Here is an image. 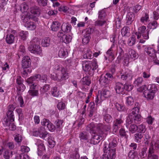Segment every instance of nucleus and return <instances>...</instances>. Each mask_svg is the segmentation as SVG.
<instances>
[{
	"instance_id": "obj_1",
	"label": "nucleus",
	"mask_w": 159,
	"mask_h": 159,
	"mask_svg": "<svg viewBox=\"0 0 159 159\" xmlns=\"http://www.w3.org/2000/svg\"><path fill=\"white\" fill-rule=\"evenodd\" d=\"M40 77V75H35L31 76L26 80V82L30 86V90L28 91L29 94L32 96H37L38 93V86L37 84L38 79Z\"/></svg>"
},
{
	"instance_id": "obj_2",
	"label": "nucleus",
	"mask_w": 159,
	"mask_h": 159,
	"mask_svg": "<svg viewBox=\"0 0 159 159\" xmlns=\"http://www.w3.org/2000/svg\"><path fill=\"white\" fill-rule=\"evenodd\" d=\"M97 59L94 58L91 61H84L82 63L83 70L86 72L90 76L93 75L94 70L98 68Z\"/></svg>"
},
{
	"instance_id": "obj_3",
	"label": "nucleus",
	"mask_w": 159,
	"mask_h": 159,
	"mask_svg": "<svg viewBox=\"0 0 159 159\" xmlns=\"http://www.w3.org/2000/svg\"><path fill=\"white\" fill-rule=\"evenodd\" d=\"M21 20L24 23L25 26L28 30H33L36 27V22L38 21V18L35 17L33 19L31 18L29 14L23 15L21 16Z\"/></svg>"
},
{
	"instance_id": "obj_4",
	"label": "nucleus",
	"mask_w": 159,
	"mask_h": 159,
	"mask_svg": "<svg viewBox=\"0 0 159 159\" xmlns=\"http://www.w3.org/2000/svg\"><path fill=\"white\" fill-rule=\"evenodd\" d=\"M117 138H114L112 141L109 144L108 148L106 149L107 147H104L103 149L104 152H108L107 157L111 159H114L116 157V148H115L117 145Z\"/></svg>"
},
{
	"instance_id": "obj_5",
	"label": "nucleus",
	"mask_w": 159,
	"mask_h": 159,
	"mask_svg": "<svg viewBox=\"0 0 159 159\" xmlns=\"http://www.w3.org/2000/svg\"><path fill=\"white\" fill-rule=\"evenodd\" d=\"M39 39L36 38H34L30 42V45L28 48L29 50L34 54L41 55L42 50L39 45Z\"/></svg>"
},
{
	"instance_id": "obj_6",
	"label": "nucleus",
	"mask_w": 159,
	"mask_h": 159,
	"mask_svg": "<svg viewBox=\"0 0 159 159\" xmlns=\"http://www.w3.org/2000/svg\"><path fill=\"white\" fill-rule=\"evenodd\" d=\"M146 27L144 25L142 26L139 28L138 32L135 33V34L138 39H140L142 35L144 39H149L150 30L148 29L146 30Z\"/></svg>"
},
{
	"instance_id": "obj_7",
	"label": "nucleus",
	"mask_w": 159,
	"mask_h": 159,
	"mask_svg": "<svg viewBox=\"0 0 159 159\" xmlns=\"http://www.w3.org/2000/svg\"><path fill=\"white\" fill-rule=\"evenodd\" d=\"M92 137L90 141V143L93 145L98 143L100 141L103 139L105 137V134L102 131L100 132L96 131L95 133H93Z\"/></svg>"
},
{
	"instance_id": "obj_8",
	"label": "nucleus",
	"mask_w": 159,
	"mask_h": 159,
	"mask_svg": "<svg viewBox=\"0 0 159 159\" xmlns=\"http://www.w3.org/2000/svg\"><path fill=\"white\" fill-rule=\"evenodd\" d=\"M93 31V29L92 28L89 27L85 29L83 31L84 32L82 41L84 44L88 43L91 39L90 34Z\"/></svg>"
},
{
	"instance_id": "obj_9",
	"label": "nucleus",
	"mask_w": 159,
	"mask_h": 159,
	"mask_svg": "<svg viewBox=\"0 0 159 159\" xmlns=\"http://www.w3.org/2000/svg\"><path fill=\"white\" fill-rule=\"evenodd\" d=\"M145 51L147 54L152 58L154 62L156 64L159 65V61L157 60L156 50L151 47H148L145 49Z\"/></svg>"
},
{
	"instance_id": "obj_10",
	"label": "nucleus",
	"mask_w": 159,
	"mask_h": 159,
	"mask_svg": "<svg viewBox=\"0 0 159 159\" xmlns=\"http://www.w3.org/2000/svg\"><path fill=\"white\" fill-rule=\"evenodd\" d=\"M121 79L124 81H126L127 82L131 80L133 77V74L132 71L128 69H125L123 72H121Z\"/></svg>"
},
{
	"instance_id": "obj_11",
	"label": "nucleus",
	"mask_w": 159,
	"mask_h": 159,
	"mask_svg": "<svg viewBox=\"0 0 159 159\" xmlns=\"http://www.w3.org/2000/svg\"><path fill=\"white\" fill-rule=\"evenodd\" d=\"M55 69L56 73L60 74L62 75L63 77L68 78V74L66 72V69L65 68L62 67L61 66L56 65Z\"/></svg>"
},
{
	"instance_id": "obj_12",
	"label": "nucleus",
	"mask_w": 159,
	"mask_h": 159,
	"mask_svg": "<svg viewBox=\"0 0 159 159\" xmlns=\"http://www.w3.org/2000/svg\"><path fill=\"white\" fill-rule=\"evenodd\" d=\"M16 33V31L12 30L11 33L8 34L6 36V41L8 44H11L14 43L15 41L14 35Z\"/></svg>"
},
{
	"instance_id": "obj_13",
	"label": "nucleus",
	"mask_w": 159,
	"mask_h": 159,
	"mask_svg": "<svg viewBox=\"0 0 159 159\" xmlns=\"http://www.w3.org/2000/svg\"><path fill=\"white\" fill-rule=\"evenodd\" d=\"M36 144L38 146V155L40 156L42 155V152L45 150L43 142V141L39 139H38Z\"/></svg>"
},
{
	"instance_id": "obj_14",
	"label": "nucleus",
	"mask_w": 159,
	"mask_h": 159,
	"mask_svg": "<svg viewBox=\"0 0 159 159\" xmlns=\"http://www.w3.org/2000/svg\"><path fill=\"white\" fill-rule=\"evenodd\" d=\"M31 64V61L30 57L28 56H25L22 61V67L24 68L29 67Z\"/></svg>"
},
{
	"instance_id": "obj_15",
	"label": "nucleus",
	"mask_w": 159,
	"mask_h": 159,
	"mask_svg": "<svg viewBox=\"0 0 159 159\" xmlns=\"http://www.w3.org/2000/svg\"><path fill=\"white\" fill-rule=\"evenodd\" d=\"M115 89L117 93L123 94L125 93L124 85L120 83L117 82L116 83Z\"/></svg>"
},
{
	"instance_id": "obj_16",
	"label": "nucleus",
	"mask_w": 159,
	"mask_h": 159,
	"mask_svg": "<svg viewBox=\"0 0 159 159\" xmlns=\"http://www.w3.org/2000/svg\"><path fill=\"white\" fill-rule=\"evenodd\" d=\"M111 95V93L108 90L106 89H103L101 92L100 99L102 101L105 98L110 97Z\"/></svg>"
},
{
	"instance_id": "obj_17",
	"label": "nucleus",
	"mask_w": 159,
	"mask_h": 159,
	"mask_svg": "<svg viewBox=\"0 0 159 159\" xmlns=\"http://www.w3.org/2000/svg\"><path fill=\"white\" fill-rule=\"evenodd\" d=\"M134 18L135 15L133 12H129L128 13L126 16L127 25H130L134 20Z\"/></svg>"
},
{
	"instance_id": "obj_18",
	"label": "nucleus",
	"mask_w": 159,
	"mask_h": 159,
	"mask_svg": "<svg viewBox=\"0 0 159 159\" xmlns=\"http://www.w3.org/2000/svg\"><path fill=\"white\" fill-rule=\"evenodd\" d=\"M51 78L54 80L59 81H61L68 79L67 78L63 77L62 75L56 72L53 73V74H51Z\"/></svg>"
},
{
	"instance_id": "obj_19",
	"label": "nucleus",
	"mask_w": 159,
	"mask_h": 159,
	"mask_svg": "<svg viewBox=\"0 0 159 159\" xmlns=\"http://www.w3.org/2000/svg\"><path fill=\"white\" fill-rule=\"evenodd\" d=\"M154 151L152 148H149L148 153V159H158V155L154 153Z\"/></svg>"
},
{
	"instance_id": "obj_20",
	"label": "nucleus",
	"mask_w": 159,
	"mask_h": 159,
	"mask_svg": "<svg viewBox=\"0 0 159 159\" xmlns=\"http://www.w3.org/2000/svg\"><path fill=\"white\" fill-rule=\"evenodd\" d=\"M99 81L101 85L106 87L108 86L110 84L108 80L104 76L102 75L101 76Z\"/></svg>"
},
{
	"instance_id": "obj_21",
	"label": "nucleus",
	"mask_w": 159,
	"mask_h": 159,
	"mask_svg": "<svg viewBox=\"0 0 159 159\" xmlns=\"http://www.w3.org/2000/svg\"><path fill=\"white\" fill-rule=\"evenodd\" d=\"M115 47L114 43H113L111 46L110 48L106 52V56L109 58V60L110 59V60L112 61L114 59V54L113 52L112 48Z\"/></svg>"
},
{
	"instance_id": "obj_22",
	"label": "nucleus",
	"mask_w": 159,
	"mask_h": 159,
	"mask_svg": "<svg viewBox=\"0 0 159 159\" xmlns=\"http://www.w3.org/2000/svg\"><path fill=\"white\" fill-rule=\"evenodd\" d=\"M61 30L62 32L68 33L70 31L71 26L69 24L63 23L61 26Z\"/></svg>"
},
{
	"instance_id": "obj_23",
	"label": "nucleus",
	"mask_w": 159,
	"mask_h": 159,
	"mask_svg": "<svg viewBox=\"0 0 159 159\" xmlns=\"http://www.w3.org/2000/svg\"><path fill=\"white\" fill-rule=\"evenodd\" d=\"M86 129L90 133H95L96 132V126L93 123H91L86 126Z\"/></svg>"
},
{
	"instance_id": "obj_24",
	"label": "nucleus",
	"mask_w": 159,
	"mask_h": 159,
	"mask_svg": "<svg viewBox=\"0 0 159 159\" xmlns=\"http://www.w3.org/2000/svg\"><path fill=\"white\" fill-rule=\"evenodd\" d=\"M40 10L39 8L36 6L32 7L30 8L31 13L36 16H39L40 14Z\"/></svg>"
},
{
	"instance_id": "obj_25",
	"label": "nucleus",
	"mask_w": 159,
	"mask_h": 159,
	"mask_svg": "<svg viewBox=\"0 0 159 159\" xmlns=\"http://www.w3.org/2000/svg\"><path fill=\"white\" fill-rule=\"evenodd\" d=\"M130 28L128 27H124L121 31L122 36L125 37L129 36L130 35Z\"/></svg>"
},
{
	"instance_id": "obj_26",
	"label": "nucleus",
	"mask_w": 159,
	"mask_h": 159,
	"mask_svg": "<svg viewBox=\"0 0 159 159\" xmlns=\"http://www.w3.org/2000/svg\"><path fill=\"white\" fill-rule=\"evenodd\" d=\"M63 121L62 120L57 119L55 122L54 124L57 129V130H60L62 129L63 125Z\"/></svg>"
},
{
	"instance_id": "obj_27",
	"label": "nucleus",
	"mask_w": 159,
	"mask_h": 159,
	"mask_svg": "<svg viewBox=\"0 0 159 159\" xmlns=\"http://www.w3.org/2000/svg\"><path fill=\"white\" fill-rule=\"evenodd\" d=\"M139 104L138 102H136L135 103V107L133 108L132 110V112L129 114H131L132 116L139 114Z\"/></svg>"
},
{
	"instance_id": "obj_28",
	"label": "nucleus",
	"mask_w": 159,
	"mask_h": 159,
	"mask_svg": "<svg viewBox=\"0 0 159 159\" xmlns=\"http://www.w3.org/2000/svg\"><path fill=\"white\" fill-rule=\"evenodd\" d=\"M66 50L64 48H60L58 53V56L60 57L65 58L67 56V52Z\"/></svg>"
},
{
	"instance_id": "obj_29",
	"label": "nucleus",
	"mask_w": 159,
	"mask_h": 159,
	"mask_svg": "<svg viewBox=\"0 0 159 159\" xmlns=\"http://www.w3.org/2000/svg\"><path fill=\"white\" fill-rule=\"evenodd\" d=\"M82 84L83 85L89 86L91 83V79L88 76H86L81 80Z\"/></svg>"
},
{
	"instance_id": "obj_30",
	"label": "nucleus",
	"mask_w": 159,
	"mask_h": 159,
	"mask_svg": "<svg viewBox=\"0 0 159 159\" xmlns=\"http://www.w3.org/2000/svg\"><path fill=\"white\" fill-rule=\"evenodd\" d=\"M152 148V149L154 150H157L159 148V140L158 139H155L152 141L151 143V145L149 148Z\"/></svg>"
},
{
	"instance_id": "obj_31",
	"label": "nucleus",
	"mask_w": 159,
	"mask_h": 159,
	"mask_svg": "<svg viewBox=\"0 0 159 159\" xmlns=\"http://www.w3.org/2000/svg\"><path fill=\"white\" fill-rule=\"evenodd\" d=\"M60 25L61 24L58 22H53L51 26V30L53 31H56L59 29Z\"/></svg>"
},
{
	"instance_id": "obj_32",
	"label": "nucleus",
	"mask_w": 159,
	"mask_h": 159,
	"mask_svg": "<svg viewBox=\"0 0 159 159\" xmlns=\"http://www.w3.org/2000/svg\"><path fill=\"white\" fill-rule=\"evenodd\" d=\"M149 20L148 14L146 13L143 15L140 19V22L145 25L146 24Z\"/></svg>"
},
{
	"instance_id": "obj_33",
	"label": "nucleus",
	"mask_w": 159,
	"mask_h": 159,
	"mask_svg": "<svg viewBox=\"0 0 159 159\" xmlns=\"http://www.w3.org/2000/svg\"><path fill=\"white\" fill-rule=\"evenodd\" d=\"M51 93L52 96L55 97H58L60 95L59 90L56 87H53L52 89Z\"/></svg>"
},
{
	"instance_id": "obj_34",
	"label": "nucleus",
	"mask_w": 159,
	"mask_h": 159,
	"mask_svg": "<svg viewBox=\"0 0 159 159\" xmlns=\"http://www.w3.org/2000/svg\"><path fill=\"white\" fill-rule=\"evenodd\" d=\"M147 91H150L155 93L157 90V86L154 84H149L147 87Z\"/></svg>"
},
{
	"instance_id": "obj_35",
	"label": "nucleus",
	"mask_w": 159,
	"mask_h": 159,
	"mask_svg": "<svg viewBox=\"0 0 159 159\" xmlns=\"http://www.w3.org/2000/svg\"><path fill=\"white\" fill-rule=\"evenodd\" d=\"M155 93L150 91L144 92L143 93L145 97L148 99H152L154 98Z\"/></svg>"
},
{
	"instance_id": "obj_36",
	"label": "nucleus",
	"mask_w": 159,
	"mask_h": 159,
	"mask_svg": "<svg viewBox=\"0 0 159 159\" xmlns=\"http://www.w3.org/2000/svg\"><path fill=\"white\" fill-rule=\"evenodd\" d=\"M72 39L71 35L69 34L65 35L63 37L61 41L67 44L71 42Z\"/></svg>"
},
{
	"instance_id": "obj_37",
	"label": "nucleus",
	"mask_w": 159,
	"mask_h": 159,
	"mask_svg": "<svg viewBox=\"0 0 159 159\" xmlns=\"http://www.w3.org/2000/svg\"><path fill=\"white\" fill-rule=\"evenodd\" d=\"M147 148L145 147H143L141 149V152L139 153V156L141 158H144L147 156Z\"/></svg>"
},
{
	"instance_id": "obj_38",
	"label": "nucleus",
	"mask_w": 159,
	"mask_h": 159,
	"mask_svg": "<svg viewBox=\"0 0 159 159\" xmlns=\"http://www.w3.org/2000/svg\"><path fill=\"white\" fill-rule=\"evenodd\" d=\"M103 120L106 121V123H111L112 119V117L110 115L105 113L103 115Z\"/></svg>"
},
{
	"instance_id": "obj_39",
	"label": "nucleus",
	"mask_w": 159,
	"mask_h": 159,
	"mask_svg": "<svg viewBox=\"0 0 159 159\" xmlns=\"http://www.w3.org/2000/svg\"><path fill=\"white\" fill-rule=\"evenodd\" d=\"M134 99L131 96L126 98V104L128 106H131L134 103Z\"/></svg>"
},
{
	"instance_id": "obj_40",
	"label": "nucleus",
	"mask_w": 159,
	"mask_h": 159,
	"mask_svg": "<svg viewBox=\"0 0 159 159\" xmlns=\"http://www.w3.org/2000/svg\"><path fill=\"white\" fill-rule=\"evenodd\" d=\"M135 36L134 35H132L130 38H129L127 41V43L129 46H131L135 44Z\"/></svg>"
},
{
	"instance_id": "obj_41",
	"label": "nucleus",
	"mask_w": 159,
	"mask_h": 159,
	"mask_svg": "<svg viewBox=\"0 0 159 159\" xmlns=\"http://www.w3.org/2000/svg\"><path fill=\"white\" fill-rule=\"evenodd\" d=\"M129 54L130 57L134 60L137 58L139 57L138 54L135 51L132 49H130L129 50Z\"/></svg>"
},
{
	"instance_id": "obj_42",
	"label": "nucleus",
	"mask_w": 159,
	"mask_h": 159,
	"mask_svg": "<svg viewBox=\"0 0 159 159\" xmlns=\"http://www.w3.org/2000/svg\"><path fill=\"white\" fill-rule=\"evenodd\" d=\"M48 143L49 147L51 148L54 147L56 144V142L54 138L51 136L48 137Z\"/></svg>"
},
{
	"instance_id": "obj_43",
	"label": "nucleus",
	"mask_w": 159,
	"mask_h": 159,
	"mask_svg": "<svg viewBox=\"0 0 159 159\" xmlns=\"http://www.w3.org/2000/svg\"><path fill=\"white\" fill-rule=\"evenodd\" d=\"M7 118L9 119L11 122H12L14 121L15 117L13 112L12 111H8L7 113Z\"/></svg>"
},
{
	"instance_id": "obj_44",
	"label": "nucleus",
	"mask_w": 159,
	"mask_h": 159,
	"mask_svg": "<svg viewBox=\"0 0 159 159\" xmlns=\"http://www.w3.org/2000/svg\"><path fill=\"white\" fill-rule=\"evenodd\" d=\"M41 44L42 46L44 47H47L50 44V39L48 38H45L43 39L41 42Z\"/></svg>"
},
{
	"instance_id": "obj_45",
	"label": "nucleus",
	"mask_w": 159,
	"mask_h": 159,
	"mask_svg": "<svg viewBox=\"0 0 159 159\" xmlns=\"http://www.w3.org/2000/svg\"><path fill=\"white\" fill-rule=\"evenodd\" d=\"M143 137V134L140 133L135 134L134 135V140L137 143H139L141 142V139Z\"/></svg>"
},
{
	"instance_id": "obj_46",
	"label": "nucleus",
	"mask_w": 159,
	"mask_h": 159,
	"mask_svg": "<svg viewBox=\"0 0 159 159\" xmlns=\"http://www.w3.org/2000/svg\"><path fill=\"white\" fill-rule=\"evenodd\" d=\"M137 132L140 133H144L146 131V126L144 124H141L137 126Z\"/></svg>"
},
{
	"instance_id": "obj_47",
	"label": "nucleus",
	"mask_w": 159,
	"mask_h": 159,
	"mask_svg": "<svg viewBox=\"0 0 159 159\" xmlns=\"http://www.w3.org/2000/svg\"><path fill=\"white\" fill-rule=\"evenodd\" d=\"M88 134L86 132L80 133L79 135V138L81 141L87 140L88 138Z\"/></svg>"
},
{
	"instance_id": "obj_48",
	"label": "nucleus",
	"mask_w": 159,
	"mask_h": 159,
	"mask_svg": "<svg viewBox=\"0 0 159 159\" xmlns=\"http://www.w3.org/2000/svg\"><path fill=\"white\" fill-rule=\"evenodd\" d=\"M28 35V33L27 31H24L22 30L20 32V36L21 37V39L23 40H26Z\"/></svg>"
},
{
	"instance_id": "obj_49",
	"label": "nucleus",
	"mask_w": 159,
	"mask_h": 159,
	"mask_svg": "<svg viewBox=\"0 0 159 159\" xmlns=\"http://www.w3.org/2000/svg\"><path fill=\"white\" fill-rule=\"evenodd\" d=\"M92 52L90 49L87 50L86 52L83 55V57L84 59H90L92 57Z\"/></svg>"
},
{
	"instance_id": "obj_50",
	"label": "nucleus",
	"mask_w": 159,
	"mask_h": 159,
	"mask_svg": "<svg viewBox=\"0 0 159 159\" xmlns=\"http://www.w3.org/2000/svg\"><path fill=\"white\" fill-rule=\"evenodd\" d=\"M25 86L23 84H22L18 85L17 87V93L18 95L20 94L25 89Z\"/></svg>"
},
{
	"instance_id": "obj_51",
	"label": "nucleus",
	"mask_w": 159,
	"mask_h": 159,
	"mask_svg": "<svg viewBox=\"0 0 159 159\" xmlns=\"http://www.w3.org/2000/svg\"><path fill=\"white\" fill-rule=\"evenodd\" d=\"M98 14V18L99 19H104L107 16L106 11L103 9L99 11Z\"/></svg>"
},
{
	"instance_id": "obj_52",
	"label": "nucleus",
	"mask_w": 159,
	"mask_h": 159,
	"mask_svg": "<svg viewBox=\"0 0 159 159\" xmlns=\"http://www.w3.org/2000/svg\"><path fill=\"white\" fill-rule=\"evenodd\" d=\"M133 120V119L131 114H129L126 120V126L128 128L129 125L132 123Z\"/></svg>"
},
{
	"instance_id": "obj_53",
	"label": "nucleus",
	"mask_w": 159,
	"mask_h": 159,
	"mask_svg": "<svg viewBox=\"0 0 159 159\" xmlns=\"http://www.w3.org/2000/svg\"><path fill=\"white\" fill-rule=\"evenodd\" d=\"M106 22L105 20L99 19L98 18V20L95 22V25L98 26H102L106 23Z\"/></svg>"
},
{
	"instance_id": "obj_54",
	"label": "nucleus",
	"mask_w": 159,
	"mask_h": 159,
	"mask_svg": "<svg viewBox=\"0 0 159 159\" xmlns=\"http://www.w3.org/2000/svg\"><path fill=\"white\" fill-rule=\"evenodd\" d=\"M123 116L122 115H120L119 117L116 119L114 122V124L115 125L119 126L123 122L122 120Z\"/></svg>"
},
{
	"instance_id": "obj_55",
	"label": "nucleus",
	"mask_w": 159,
	"mask_h": 159,
	"mask_svg": "<svg viewBox=\"0 0 159 159\" xmlns=\"http://www.w3.org/2000/svg\"><path fill=\"white\" fill-rule=\"evenodd\" d=\"M5 146L10 150H14L15 148V145L13 142H7L5 144Z\"/></svg>"
},
{
	"instance_id": "obj_56",
	"label": "nucleus",
	"mask_w": 159,
	"mask_h": 159,
	"mask_svg": "<svg viewBox=\"0 0 159 159\" xmlns=\"http://www.w3.org/2000/svg\"><path fill=\"white\" fill-rule=\"evenodd\" d=\"M137 126L134 124L130 125L129 128V131L132 133L135 132L136 131H137Z\"/></svg>"
},
{
	"instance_id": "obj_57",
	"label": "nucleus",
	"mask_w": 159,
	"mask_h": 159,
	"mask_svg": "<svg viewBox=\"0 0 159 159\" xmlns=\"http://www.w3.org/2000/svg\"><path fill=\"white\" fill-rule=\"evenodd\" d=\"M25 52V49L23 45H21L20 46L18 49V54L20 55H24Z\"/></svg>"
},
{
	"instance_id": "obj_58",
	"label": "nucleus",
	"mask_w": 159,
	"mask_h": 159,
	"mask_svg": "<svg viewBox=\"0 0 159 159\" xmlns=\"http://www.w3.org/2000/svg\"><path fill=\"white\" fill-rule=\"evenodd\" d=\"M132 117L133 121L135 123H138L141 120V116L139 114L134 115Z\"/></svg>"
},
{
	"instance_id": "obj_59",
	"label": "nucleus",
	"mask_w": 159,
	"mask_h": 159,
	"mask_svg": "<svg viewBox=\"0 0 159 159\" xmlns=\"http://www.w3.org/2000/svg\"><path fill=\"white\" fill-rule=\"evenodd\" d=\"M80 155L77 151H75L70 156V159H79Z\"/></svg>"
},
{
	"instance_id": "obj_60",
	"label": "nucleus",
	"mask_w": 159,
	"mask_h": 159,
	"mask_svg": "<svg viewBox=\"0 0 159 159\" xmlns=\"http://www.w3.org/2000/svg\"><path fill=\"white\" fill-rule=\"evenodd\" d=\"M143 81L142 77H139L136 79L134 81V84L135 86H139L142 84Z\"/></svg>"
},
{
	"instance_id": "obj_61",
	"label": "nucleus",
	"mask_w": 159,
	"mask_h": 159,
	"mask_svg": "<svg viewBox=\"0 0 159 159\" xmlns=\"http://www.w3.org/2000/svg\"><path fill=\"white\" fill-rule=\"evenodd\" d=\"M14 137L15 141L18 143H20L22 140V136L19 134H16Z\"/></svg>"
},
{
	"instance_id": "obj_62",
	"label": "nucleus",
	"mask_w": 159,
	"mask_h": 159,
	"mask_svg": "<svg viewBox=\"0 0 159 159\" xmlns=\"http://www.w3.org/2000/svg\"><path fill=\"white\" fill-rule=\"evenodd\" d=\"M50 87V85L48 84H45L43 87H41L40 90L41 92L44 93L47 92Z\"/></svg>"
},
{
	"instance_id": "obj_63",
	"label": "nucleus",
	"mask_w": 159,
	"mask_h": 159,
	"mask_svg": "<svg viewBox=\"0 0 159 159\" xmlns=\"http://www.w3.org/2000/svg\"><path fill=\"white\" fill-rule=\"evenodd\" d=\"M48 130L52 132H53L56 129L55 125H54L51 122H49V124L47 127Z\"/></svg>"
},
{
	"instance_id": "obj_64",
	"label": "nucleus",
	"mask_w": 159,
	"mask_h": 159,
	"mask_svg": "<svg viewBox=\"0 0 159 159\" xmlns=\"http://www.w3.org/2000/svg\"><path fill=\"white\" fill-rule=\"evenodd\" d=\"M157 26L156 21H154L152 23H149L148 25V27L150 29H154Z\"/></svg>"
}]
</instances>
